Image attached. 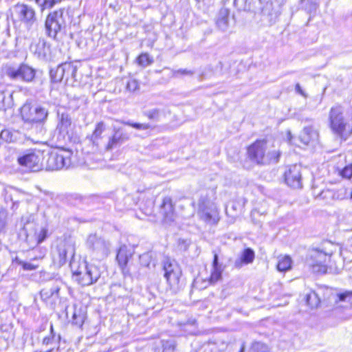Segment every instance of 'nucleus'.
<instances>
[{
	"label": "nucleus",
	"mask_w": 352,
	"mask_h": 352,
	"mask_svg": "<svg viewBox=\"0 0 352 352\" xmlns=\"http://www.w3.org/2000/svg\"><path fill=\"white\" fill-rule=\"evenodd\" d=\"M20 114L25 124H44L47 120L49 111L45 106L28 99L21 107Z\"/></svg>",
	"instance_id": "nucleus-1"
},
{
	"label": "nucleus",
	"mask_w": 352,
	"mask_h": 352,
	"mask_svg": "<svg viewBox=\"0 0 352 352\" xmlns=\"http://www.w3.org/2000/svg\"><path fill=\"white\" fill-rule=\"evenodd\" d=\"M72 278L81 286H89L96 283L101 276L100 269L94 265H87L86 262L77 266L76 263L70 261Z\"/></svg>",
	"instance_id": "nucleus-2"
},
{
	"label": "nucleus",
	"mask_w": 352,
	"mask_h": 352,
	"mask_svg": "<svg viewBox=\"0 0 352 352\" xmlns=\"http://www.w3.org/2000/svg\"><path fill=\"white\" fill-rule=\"evenodd\" d=\"M66 25L64 9H59L52 12L47 15L45 19V34L49 38L57 41L58 36L65 32Z\"/></svg>",
	"instance_id": "nucleus-3"
},
{
	"label": "nucleus",
	"mask_w": 352,
	"mask_h": 352,
	"mask_svg": "<svg viewBox=\"0 0 352 352\" xmlns=\"http://www.w3.org/2000/svg\"><path fill=\"white\" fill-rule=\"evenodd\" d=\"M4 73L12 80L29 83L34 80L36 69L24 63H8L4 67Z\"/></svg>",
	"instance_id": "nucleus-4"
},
{
	"label": "nucleus",
	"mask_w": 352,
	"mask_h": 352,
	"mask_svg": "<svg viewBox=\"0 0 352 352\" xmlns=\"http://www.w3.org/2000/svg\"><path fill=\"white\" fill-rule=\"evenodd\" d=\"M72 153L69 150L48 152L45 155H43L44 168L47 170H58L63 168H67L71 164Z\"/></svg>",
	"instance_id": "nucleus-5"
},
{
	"label": "nucleus",
	"mask_w": 352,
	"mask_h": 352,
	"mask_svg": "<svg viewBox=\"0 0 352 352\" xmlns=\"http://www.w3.org/2000/svg\"><path fill=\"white\" fill-rule=\"evenodd\" d=\"M43 153L33 149L20 153L17 157L18 164L32 172H38L44 168Z\"/></svg>",
	"instance_id": "nucleus-6"
},
{
	"label": "nucleus",
	"mask_w": 352,
	"mask_h": 352,
	"mask_svg": "<svg viewBox=\"0 0 352 352\" xmlns=\"http://www.w3.org/2000/svg\"><path fill=\"white\" fill-rule=\"evenodd\" d=\"M329 126L333 133L341 139L346 140L344 131L347 125L343 116L342 108L340 106L331 107L329 111Z\"/></svg>",
	"instance_id": "nucleus-7"
},
{
	"label": "nucleus",
	"mask_w": 352,
	"mask_h": 352,
	"mask_svg": "<svg viewBox=\"0 0 352 352\" xmlns=\"http://www.w3.org/2000/svg\"><path fill=\"white\" fill-rule=\"evenodd\" d=\"M198 214L205 222L216 224L219 220V212L216 205L206 198H201L198 202Z\"/></svg>",
	"instance_id": "nucleus-8"
},
{
	"label": "nucleus",
	"mask_w": 352,
	"mask_h": 352,
	"mask_svg": "<svg viewBox=\"0 0 352 352\" xmlns=\"http://www.w3.org/2000/svg\"><path fill=\"white\" fill-rule=\"evenodd\" d=\"M327 258V254L323 251L318 249H313L308 254L307 263L314 273L324 274L327 271V267L325 265Z\"/></svg>",
	"instance_id": "nucleus-9"
},
{
	"label": "nucleus",
	"mask_w": 352,
	"mask_h": 352,
	"mask_svg": "<svg viewBox=\"0 0 352 352\" xmlns=\"http://www.w3.org/2000/svg\"><path fill=\"white\" fill-rule=\"evenodd\" d=\"M248 155L249 159L256 164H268L269 158L266 157V142L256 140L248 148Z\"/></svg>",
	"instance_id": "nucleus-10"
},
{
	"label": "nucleus",
	"mask_w": 352,
	"mask_h": 352,
	"mask_svg": "<svg viewBox=\"0 0 352 352\" xmlns=\"http://www.w3.org/2000/svg\"><path fill=\"white\" fill-rule=\"evenodd\" d=\"M15 14L20 22L28 29H30L36 21L34 9L24 3H17L14 6Z\"/></svg>",
	"instance_id": "nucleus-11"
},
{
	"label": "nucleus",
	"mask_w": 352,
	"mask_h": 352,
	"mask_svg": "<svg viewBox=\"0 0 352 352\" xmlns=\"http://www.w3.org/2000/svg\"><path fill=\"white\" fill-rule=\"evenodd\" d=\"M163 270L164 278L170 287H175L179 283L181 276V270L174 260L165 258L163 261Z\"/></svg>",
	"instance_id": "nucleus-12"
},
{
	"label": "nucleus",
	"mask_w": 352,
	"mask_h": 352,
	"mask_svg": "<svg viewBox=\"0 0 352 352\" xmlns=\"http://www.w3.org/2000/svg\"><path fill=\"white\" fill-rule=\"evenodd\" d=\"M74 248L66 242L60 243L54 252V260L58 262L60 266L65 265L69 257H74Z\"/></svg>",
	"instance_id": "nucleus-13"
},
{
	"label": "nucleus",
	"mask_w": 352,
	"mask_h": 352,
	"mask_svg": "<svg viewBox=\"0 0 352 352\" xmlns=\"http://www.w3.org/2000/svg\"><path fill=\"white\" fill-rule=\"evenodd\" d=\"M286 184L293 188H302L301 167L295 164L291 166L285 173Z\"/></svg>",
	"instance_id": "nucleus-14"
},
{
	"label": "nucleus",
	"mask_w": 352,
	"mask_h": 352,
	"mask_svg": "<svg viewBox=\"0 0 352 352\" xmlns=\"http://www.w3.org/2000/svg\"><path fill=\"white\" fill-rule=\"evenodd\" d=\"M130 135L122 128H113V134L109 138V142L106 146L107 151L112 150L118 145L129 140Z\"/></svg>",
	"instance_id": "nucleus-15"
},
{
	"label": "nucleus",
	"mask_w": 352,
	"mask_h": 352,
	"mask_svg": "<svg viewBox=\"0 0 352 352\" xmlns=\"http://www.w3.org/2000/svg\"><path fill=\"white\" fill-rule=\"evenodd\" d=\"M87 246L94 250L105 254L109 250V243L96 234H90L87 240Z\"/></svg>",
	"instance_id": "nucleus-16"
},
{
	"label": "nucleus",
	"mask_w": 352,
	"mask_h": 352,
	"mask_svg": "<svg viewBox=\"0 0 352 352\" xmlns=\"http://www.w3.org/2000/svg\"><path fill=\"white\" fill-rule=\"evenodd\" d=\"M160 213L163 216V219L165 223H169L174 221V207L170 197H166L163 199L160 206Z\"/></svg>",
	"instance_id": "nucleus-17"
},
{
	"label": "nucleus",
	"mask_w": 352,
	"mask_h": 352,
	"mask_svg": "<svg viewBox=\"0 0 352 352\" xmlns=\"http://www.w3.org/2000/svg\"><path fill=\"white\" fill-rule=\"evenodd\" d=\"M21 223H23L22 231L25 235V240H28L29 236L36 234L38 224L34 215L28 214L22 217Z\"/></svg>",
	"instance_id": "nucleus-18"
},
{
	"label": "nucleus",
	"mask_w": 352,
	"mask_h": 352,
	"mask_svg": "<svg viewBox=\"0 0 352 352\" xmlns=\"http://www.w3.org/2000/svg\"><path fill=\"white\" fill-rule=\"evenodd\" d=\"M318 137V131L312 126H309L303 128L299 135L298 139L302 144L309 145V144L317 142Z\"/></svg>",
	"instance_id": "nucleus-19"
},
{
	"label": "nucleus",
	"mask_w": 352,
	"mask_h": 352,
	"mask_svg": "<svg viewBox=\"0 0 352 352\" xmlns=\"http://www.w3.org/2000/svg\"><path fill=\"white\" fill-rule=\"evenodd\" d=\"M133 252L127 248L126 245H122L118 251L116 260L119 266L125 272H129L127 263L130 258H131Z\"/></svg>",
	"instance_id": "nucleus-20"
},
{
	"label": "nucleus",
	"mask_w": 352,
	"mask_h": 352,
	"mask_svg": "<svg viewBox=\"0 0 352 352\" xmlns=\"http://www.w3.org/2000/svg\"><path fill=\"white\" fill-rule=\"evenodd\" d=\"M30 49L39 59L46 60L47 58L49 47L47 46L44 40H38L37 43H32Z\"/></svg>",
	"instance_id": "nucleus-21"
},
{
	"label": "nucleus",
	"mask_w": 352,
	"mask_h": 352,
	"mask_svg": "<svg viewBox=\"0 0 352 352\" xmlns=\"http://www.w3.org/2000/svg\"><path fill=\"white\" fill-rule=\"evenodd\" d=\"M229 16L230 10L228 8H223L219 10L216 24L220 30L225 32L228 30L229 27Z\"/></svg>",
	"instance_id": "nucleus-22"
},
{
	"label": "nucleus",
	"mask_w": 352,
	"mask_h": 352,
	"mask_svg": "<svg viewBox=\"0 0 352 352\" xmlns=\"http://www.w3.org/2000/svg\"><path fill=\"white\" fill-rule=\"evenodd\" d=\"M255 254L252 249L247 248L242 252L241 256L234 262V266L240 268L243 265H247L253 262Z\"/></svg>",
	"instance_id": "nucleus-23"
},
{
	"label": "nucleus",
	"mask_w": 352,
	"mask_h": 352,
	"mask_svg": "<svg viewBox=\"0 0 352 352\" xmlns=\"http://www.w3.org/2000/svg\"><path fill=\"white\" fill-rule=\"evenodd\" d=\"M229 65H225L221 61H218L215 65H210L208 69L212 73V75L217 77H228L229 74Z\"/></svg>",
	"instance_id": "nucleus-24"
},
{
	"label": "nucleus",
	"mask_w": 352,
	"mask_h": 352,
	"mask_svg": "<svg viewBox=\"0 0 352 352\" xmlns=\"http://www.w3.org/2000/svg\"><path fill=\"white\" fill-rule=\"evenodd\" d=\"M320 196L322 199L331 197L333 199L342 200L347 197V190L345 188H341L336 191L330 190H322Z\"/></svg>",
	"instance_id": "nucleus-25"
},
{
	"label": "nucleus",
	"mask_w": 352,
	"mask_h": 352,
	"mask_svg": "<svg viewBox=\"0 0 352 352\" xmlns=\"http://www.w3.org/2000/svg\"><path fill=\"white\" fill-rule=\"evenodd\" d=\"M85 318L86 313L85 310L82 308H77L76 306H74L72 324L80 328L84 324Z\"/></svg>",
	"instance_id": "nucleus-26"
},
{
	"label": "nucleus",
	"mask_w": 352,
	"mask_h": 352,
	"mask_svg": "<svg viewBox=\"0 0 352 352\" xmlns=\"http://www.w3.org/2000/svg\"><path fill=\"white\" fill-rule=\"evenodd\" d=\"M60 116V120L57 125V129L60 133L67 132L68 128L71 126L72 120L67 113H62Z\"/></svg>",
	"instance_id": "nucleus-27"
},
{
	"label": "nucleus",
	"mask_w": 352,
	"mask_h": 352,
	"mask_svg": "<svg viewBox=\"0 0 352 352\" xmlns=\"http://www.w3.org/2000/svg\"><path fill=\"white\" fill-rule=\"evenodd\" d=\"M63 68V73L64 74V79L65 81L72 78H75L77 72V67L72 63H64L61 64Z\"/></svg>",
	"instance_id": "nucleus-28"
},
{
	"label": "nucleus",
	"mask_w": 352,
	"mask_h": 352,
	"mask_svg": "<svg viewBox=\"0 0 352 352\" xmlns=\"http://www.w3.org/2000/svg\"><path fill=\"white\" fill-rule=\"evenodd\" d=\"M60 340V336L58 335V337H57V339H56V334L54 333V328H53V325L51 324L50 325V333L49 336L45 337L43 339V342H42V344L43 345H46V346H51V347H53L54 348L55 347V344L56 342H59Z\"/></svg>",
	"instance_id": "nucleus-29"
},
{
	"label": "nucleus",
	"mask_w": 352,
	"mask_h": 352,
	"mask_svg": "<svg viewBox=\"0 0 352 352\" xmlns=\"http://www.w3.org/2000/svg\"><path fill=\"white\" fill-rule=\"evenodd\" d=\"M292 261L289 256H285L278 260L277 270L279 272H287L292 268Z\"/></svg>",
	"instance_id": "nucleus-30"
},
{
	"label": "nucleus",
	"mask_w": 352,
	"mask_h": 352,
	"mask_svg": "<svg viewBox=\"0 0 352 352\" xmlns=\"http://www.w3.org/2000/svg\"><path fill=\"white\" fill-rule=\"evenodd\" d=\"M63 68L61 64L56 68L52 69L50 72V78L54 82H60L64 80V74L63 73Z\"/></svg>",
	"instance_id": "nucleus-31"
},
{
	"label": "nucleus",
	"mask_w": 352,
	"mask_h": 352,
	"mask_svg": "<svg viewBox=\"0 0 352 352\" xmlns=\"http://www.w3.org/2000/svg\"><path fill=\"white\" fill-rule=\"evenodd\" d=\"M116 122L120 123V124H124V125H127V126H130L134 129H136L138 130H146V129H151V125L148 123H138V122H134L131 120H117Z\"/></svg>",
	"instance_id": "nucleus-32"
},
{
	"label": "nucleus",
	"mask_w": 352,
	"mask_h": 352,
	"mask_svg": "<svg viewBox=\"0 0 352 352\" xmlns=\"http://www.w3.org/2000/svg\"><path fill=\"white\" fill-rule=\"evenodd\" d=\"M140 263L142 266L149 267L150 265L153 263V266H155V263L153 261V252H146L141 255H140Z\"/></svg>",
	"instance_id": "nucleus-33"
},
{
	"label": "nucleus",
	"mask_w": 352,
	"mask_h": 352,
	"mask_svg": "<svg viewBox=\"0 0 352 352\" xmlns=\"http://www.w3.org/2000/svg\"><path fill=\"white\" fill-rule=\"evenodd\" d=\"M338 299L336 300V302H345L346 307L352 306V291H345L342 293L337 294Z\"/></svg>",
	"instance_id": "nucleus-34"
},
{
	"label": "nucleus",
	"mask_w": 352,
	"mask_h": 352,
	"mask_svg": "<svg viewBox=\"0 0 352 352\" xmlns=\"http://www.w3.org/2000/svg\"><path fill=\"white\" fill-rule=\"evenodd\" d=\"M306 302L311 308H316L320 304V300L318 295L315 292L311 291L306 294Z\"/></svg>",
	"instance_id": "nucleus-35"
},
{
	"label": "nucleus",
	"mask_w": 352,
	"mask_h": 352,
	"mask_svg": "<svg viewBox=\"0 0 352 352\" xmlns=\"http://www.w3.org/2000/svg\"><path fill=\"white\" fill-rule=\"evenodd\" d=\"M16 131L4 129L0 133V138L8 142H13L16 140Z\"/></svg>",
	"instance_id": "nucleus-36"
},
{
	"label": "nucleus",
	"mask_w": 352,
	"mask_h": 352,
	"mask_svg": "<svg viewBox=\"0 0 352 352\" xmlns=\"http://www.w3.org/2000/svg\"><path fill=\"white\" fill-rule=\"evenodd\" d=\"M105 129V124L103 122H100L97 123L96 128L91 135V140L94 143H95L96 141L101 138V135L104 131Z\"/></svg>",
	"instance_id": "nucleus-37"
},
{
	"label": "nucleus",
	"mask_w": 352,
	"mask_h": 352,
	"mask_svg": "<svg viewBox=\"0 0 352 352\" xmlns=\"http://www.w3.org/2000/svg\"><path fill=\"white\" fill-rule=\"evenodd\" d=\"M61 0H35L36 3L43 12L45 10L50 9Z\"/></svg>",
	"instance_id": "nucleus-38"
},
{
	"label": "nucleus",
	"mask_w": 352,
	"mask_h": 352,
	"mask_svg": "<svg viewBox=\"0 0 352 352\" xmlns=\"http://www.w3.org/2000/svg\"><path fill=\"white\" fill-rule=\"evenodd\" d=\"M249 352H271V351L267 344L256 342L252 344Z\"/></svg>",
	"instance_id": "nucleus-39"
},
{
	"label": "nucleus",
	"mask_w": 352,
	"mask_h": 352,
	"mask_svg": "<svg viewBox=\"0 0 352 352\" xmlns=\"http://www.w3.org/2000/svg\"><path fill=\"white\" fill-rule=\"evenodd\" d=\"M60 290V287L58 286H54L50 289H43L41 292V294L42 296H45L46 298L53 297L54 296H58Z\"/></svg>",
	"instance_id": "nucleus-40"
},
{
	"label": "nucleus",
	"mask_w": 352,
	"mask_h": 352,
	"mask_svg": "<svg viewBox=\"0 0 352 352\" xmlns=\"http://www.w3.org/2000/svg\"><path fill=\"white\" fill-rule=\"evenodd\" d=\"M161 111L159 109H153L144 112V115L148 117L149 120L158 121L160 119Z\"/></svg>",
	"instance_id": "nucleus-41"
},
{
	"label": "nucleus",
	"mask_w": 352,
	"mask_h": 352,
	"mask_svg": "<svg viewBox=\"0 0 352 352\" xmlns=\"http://www.w3.org/2000/svg\"><path fill=\"white\" fill-rule=\"evenodd\" d=\"M138 64L142 67H146L153 63V60L148 54H142L138 58Z\"/></svg>",
	"instance_id": "nucleus-42"
},
{
	"label": "nucleus",
	"mask_w": 352,
	"mask_h": 352,
	"mask_svg": "<svg viewBox=\"0 0 352 352\" xmlns=\"http://www.w3.org/2000/svg\"><path fill=\"white\" fill-rule=\"evenodd\" d=\"M222 271L223 269H212L210 278V282L211 283H215L219 280H220L221 278Z\"/></svg>",
	"instance_id": "nucleus-43"
},
{
	"label": "nucleus",
	"mask_w": 352,
	"mask_h": 352,
	"mask_svg": "<svg viewBox=\"0 0 352 352\" xmlns=\"http://www.w3.org/2000/svg\"><path fill=\"white\" fill-rule=\"evenodd\" d=\"M266 157H268L269 158L268 164L277 163L279 160L280 153L276 151L268 152L267 153H266Z\"/></svg>",
	"instance_id": "nucleus-44"
},
{
	"label": "nucleus",
	"mask_w": 352,
	"mask_h": 352,
	"mask_svg": "<svg viewBox=\"0 0 352 352\" xmlns=\"http://www.w3.org/2000/svg\"><path fill=\"white\" fill-rule=\"evenodd\" d=\"M126 89L129 91H135L139 89V83L136 80H131L126 85Z\"/></svg>",
	"instance_id": "nucleus-45"
},
{
	"label": "nucleus",
	"mask_w": 352,
	"mask_h": 352,
	"mask_svg": "<svg viewBox=\"0 0 352 352\" xmlns=\"http://www.w3.org/2000/svg\"><path fill=\"white\" fill-rule=\"evenodd\" d=\"M48 230L43 228L37 236V244L43 243L47 237Z\"/></svg>",
	"instance_id": "nucleus-46"
},
{
	"label": "nucleus",
	"mask_w": 352,
	"mask_h": 352,
	"mask_svg": "<svg viewBox=\"0 0 352 352\" xmlns=\"http://www.w3.org/2000/svg\"><path fill=\"white\" fill-rule=\"evenodd\" d=\"M16 262L19 265L22 266L24 270H34L36 268V265L28 262H25L18 259H16Z\"/></svg>",
	"instance_id": "nucleus-47"
},
{
	"label": "nucleus",
	"mask_w": 352,
	"mask_h": 352,
	"mask_svg": "<svg viewBox=\"0 0 352 352\" xmlns=\"http://www.w3.org/2000/svg\"><path fill=\"white\" fill-rule=\"evenodd\" d=\"M341 175L344 177L349 179L352 177V166H345L342 170H341Z\"/></svg>",
	"instance_id": "nucleus-48"
},
{
	"label": "nucleus",
	"mask_w": 352,
	"mask_h": 352,
	"mask_svg": "<svg viewBox=\"0 0 352 352\" xmlns=\"http://www.w3.org/2000/svg\"><path fill=\"white\" fill-rule=\"evenodd\" d=\"M195 72L188 69H180L175 72V74L192 76Z\"/></svg>",
	"instance_id": "nucleus-49"
},
{
	"label": "nucleus",
	"mask_w": 352,
	"mask_h": 352,
	"mask_svg": "<svg viewBox=\"0 0 352 352\" xmlns=\"http://www.w3.org/2000/svg\"><path fill=\"white\" fill-rule=\"evenodd\" d=\"M212 269H222L221 264H220L219 262V256L216 253L214 254Z\"/></svg>",
	"instance_id": "nucleus-50"
},
{
	"label": "nucleus",
	"mask_w": 352,
	"mask_h": 352,
	"mask_svg": "<svg viewBox=\"0 0 352 352\" xmlns=\"http://www.w3.org/2000/svg\"><path fill=\"white\" fill-rule=\"evenodd\" d=\"M295 89H296V91L298 94H300V95H301V96H302L306 97V94H305V93L304 92V91L302 89V88H301V87H300V84H299V83H297V84L296 85Z\"/></svg>",
	"instance_id": "nucleus-51"
},
{
	"label": "nucleus",
	"mask_w": 352,
	"mask_h": 352,
	"mask_svg": "<svg viewBox=\"0 0 352 352\" xmlns=\"http://www.w3.org/2000/svg\"><path fill=\"white\" fill-rule=\"evenodd\" d=\"M85 201H86V199L85 198H83L82 197H76L75 199V201L74 203V205H80L81 203L84 202Z\"/></svg>",
	"instance_id": "nucleus-52"
},
{
	"label": "nucleus",
	"mask_w": 352,
	"mask_h": 352,
	"mask_svg": "<svg viewBox=\"0 0 352 352\" xmlns=\"http://www.w3.org/2000/svg\"><path fill=\"white\" fill-rule=\"evenodd\" d=\"M245 5L243 6V10L245 11H251L252 6L250 2H248V0H244Z\"/></svg>",
	"instance_id": "nucleus-53"
},
{
	"label": "nucleus",
	"mask_w": 352,
	"mask_h": 352,
	"mask_svg": "<svg viewBox=\"0 0 352 352\" xmlns=\"http://www.w3.org/2000/svg\"><path fill=\"white\" fill-rule=\"evenodd\" d=\"M258 214V212H256V211H252V212H251V218H252V221H253V223H254V224H256V225H258V226H261L260 221H256V220H254V216H255L256 214Z\"/></svg>",
	"instance_id": "nucleus-54"
},
{
	"label": "nucleus",
	"mask_w": 352,
	"mask_h": 352,
	"mask_svg": "<svg viewBox=\"0 0 352 352\" xmlns=\"http://www.w3.org/2000/svg\"><path fill=\"white\" fill-rule=\"evenodd\" d=\"M350 199H352V191L351 192V194H350Z\"/></svg>",
	"instance_id": "nucleus-55"
},
{
	"label": "nucleus",
	"mask_w": 352,
	"mask_h": 352,
	"mask_svg": "<svg viewBox=\"0 0 352 352\" xmlns=\"http://www.w3.org/2000/svg\"><path fill=\"white\" fill-rule=\"evenodd\" d=\"M207 75H208V74L206 72L203 74V76H207Z\"/></svg>",
	"instance_id": "nucleus-56"
},
{
	"label": "nucleus",
	"mask_w": 352,
	"mask_h": 352,
	"mask_svg": "<svg viewBox=\"0 0 352 352\" xmlns=\"http://www.w3.org/2000/svg\"><path fill=\"white\" fill-rule=\"evenodd\" d=\"M239 352H244V350L243 349H241V351Z\"/></svg>",
	"instance_id": "nucleus-57"
},
{
	"label": "nucleus",
	"mask_w": 352,
	"mask_h": 352,
	"mask_svg": "<svg viewBox=\"0 0 352 352\" xmlns=\"http://www.w3.org/2000/svg\"><path fill=\"white\" fill-rule=\"evenodd\" d=\"M238 0H234V3H236Z\"/></svg>",
	"instance_id": "nucleus-58"
},
{
	"label": "nucleus",
	"mask_w": 352,
	"mask_h": 352,
	"mask_svg": "<svg viewBox=\"0 0 352 352\" xmlns=\"http://www.w3.org/2000/svg\"><path fill=\"white\" fill-rule=\"evenodd\" d=\"M259 1L261 3V0H259Z\"/></svg>",
	"instance_id": "nucleus-59"
}]
</instances>
